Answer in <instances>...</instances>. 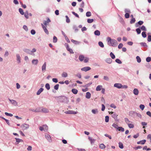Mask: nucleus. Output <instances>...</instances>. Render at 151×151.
<instances>
[{
  "mask_svg": "<svg viewBox=\"0 0 151 151\" xmlns=\"http://www.w3.org/2000/svg\"><path fill=\"white\" fill-rule=\"evenodd\" d=\"M107 41L108 42V45L110 46L115 47L118 44L116 40L114 39H111L109 37H107Z\"/></svg>",
  "mask_w": 151,
  "mask_h": 151,
  "instance_id": "nucleus-1",
  "label": "nucleus"
},
{
  "mask_svg": "<svg viewBox=\"0 0 151 151\" xmlns=\"http://www.w3.org/2000/svg\"><path fill=\"white\" fill-rule=\"evenodd\" d=\"M16 60L18 63L19 64L21 63V58L19 54H17L16 55Z\"/></svg>",
  "mask_w": 151,
  "mask_h": 151,
  "instance_id": "nucleus-2",
  "label": "nucleus"
},
{
  "mask_svg": "<svg viewBox=\"0 0 151 151\" xmlns=\"http://www.w3.org/2000/svg\"><path fill=\"white\" fill-rule=\"evenodd\" d=\"M46 62H44L42 66L41 69L42 72H45L46 70Z\"/></svg>",
  "mask_w": 151,
  "mask_h": 151,
  "instance_id": "nucleus-3",
  "label": "nucleus"
},
{
  "mask_svg": "<svg viewBox=\"0 0 151 151\" xmlns=\"http://www.w3.org/2000/svg\"><path fill=\"white\" fill-rule=\"evenodd\" d=\"M91 69V68L88 66H86L81 68V70L83 71L86 72Z\"/></svg>",
  "mask_w": 151,
  "mask_h": 151,
  "instance_id": "nucleus-4",
  "label": "nucleus"
},
{
  "mask_svg": "<svg viewBox=\"0 0 151 151\" xmlns=\"http://www.w3.org/2000/svg\"><path fill=\"white\" fill-rule=\"evenodd\" d=\"M61 99L62 100V101L66 103H68L69 102V100L68 98L65 96H63L61 97Z\"/></svg>",
  "mask_w": 151,
  "mask_h": 151,
  "instance_id": "nucleus-5",
  "label": "nucleus"
},
{
  "mask_svg": "<svg viewBox=\"0 0 151 151\" xmlns=\"http://www.w3.org/2000/svg\"><path fill=\"white\" fill-rule=\"evenodd\" d=\"M65 113L69 114H76L77 113V112L75 111H73L69 110L65 111Z\"/></svg>",
  "mask_w": 151,
  "mask_h": 151,
  "instance_id": "nucleus-6",
  "label": "nucleus"
},
{
  "mask_svg": "<svg viewBox=\"0 0 151 151\" xmlns=\"http://www.w3.org/2000/svg\"><path fill=\"white\" fill-rule=\"evenodd\" d=\"M66 48L67 50L69 52L73 54L74 52H73V50L72 49H71L69 47L68 45V44H66Z\"/></svg>",
  "mask_w": 151,
  "mask_h": 151,
  "instance_id": "nucleus-7",
  "label": "nucleus"
},
{
  "mask_svg": "<svg viewBox=\"0 0 151 151\" xmlns=\"http://www.w3.org/2000/svg\"><path fill=\"white\" fill-rule=\"evenodd\" d=\"M110 114H111V116L114 119H116L117 118V116H118L116 113L115 112H109Z\"/></svg>",
  "mask_w": 151,
  "mask_h": 151,
  "instance_id": "nucleus-8",
  "label": "nucleus"
},
{
  "mask_svg": "<svg viewBox=\"0 0 151 151\" xmlns=\"http://www.w3.org/2000/svg\"><path fill=\"white\" fill-rule=\"evenodd\" d=\"M39 111H40V112H42L44 113H48L49 112V110L45 108H42L41 109H39Z\"/></svg>",
  "mask_w": 151,
  "mask_h": 151,
  "instance_id": "nucleus-9",
  "label": "nucleus"
},
{
  "mask_svg": "<svg viewBox=\"0 0 151 151\" xmlns=\"http://www.w3.org/2000/svg\"><path fill=\"white\" fill-rule=\"evenodd\" d=\"M45 137L47 140L49 141V142H51V138L49 135L47 134H45Z\"/></svg>",
  "mask_w": 151,
  "mask_h": 151,
  "instance_id": "nucleus-10",
  "label": "nucleus"
},
{
  "mask_svg": "<svg viewBox=\"0 0 151 151\" xmlns=\"http://www.w3.org/2000/svg\"><path fill=\"white\" fill-rule=\"evenodd\" d=\"M122 84L120 83H116L114 84V86L118 88H121L122 87Z\"/></svg>",
  "mask_w": 151,
  "mask_h": 151,
  "instance_id": "nucleus-11",
  "label": "nucleus"
},
{
  "mask_svg": "<svg viewBox=\"0 0 151 151\" xmlns=\"http://www.w3.org/2000/svg\"><path fill=\"white\" fill-rule=\"evenodd\" d=\"M9 100L12 104L15 106L17 105V103L16 101L13 100H11L9 99Z\"/></svg>",
  "mask_w": 151,
  "mask_h": 151,
  "instance_id": "nucleus-12",
  "label": "nucleus"
},
{
  "mask_svg": "<svg viewBox=\"0 0 151 151\" xmlns=\"http://www.w3.org/2000/svg\"><path fill=\"white\" fill-rule=\"evenodd\" d=\"M23 51L26 53L31 55V50L25 48L23 50Z\"/></svg>",
  "mask_w": 151,
  "mask_h": 151,
  "instance_id": "nucleus-13",
  "label": "nucleus"
},
{
  "mask_svg": "<svg viewBox=\"0 0 151 151\" xmlns=\"http://www.w3.org/2000/svg\"><path fill=\"white\" fill-rule=\"evenodd\" d=\"M51 22L50 19L48 18L47 19V21H45L43 22V24L44 25H45L46 26L47 25L48 23Z\"/></svg>",
  "mask_w": 151,
  "mask_h": 151,
  "instance_id": "nucleus-14",
  "label": "nucleus"
},
{
  "mask_svg": "<svg viewBox=\"0 0 151 151\" xmlns=\"http://www.w3.org/2000/svg\"><path fill=\"white\" fill-rule=\"evenodd\" d=\"M139 91L137 88H134L133 91V93L135 95H137L139 94Z\"/></svg>",
  "mask_w": 151,
  "mask_h": 151,
  "instance_id": "nucleus-15",
  "label": "nucleus"
},
{
  "mask_svg": "<svg viewBox=\"0 0 151 151\" xmlns=\"http://www.w3.org/2000/svg\"><path fill=\"white\" fill-rule=\"evenodd\" d=\"M44 89L42 88H41L38 90L37 92V95H39L43 91Z\"/></svg>",
  "mask_w": 151,
  "mask_h": 151,
  "instance_id": "nucleus-16",
  "label": "nucleus"
},
{
  "mask_svg": "<svg viewBox=\"0 0 151 151\" xmlns=\"http://www.w3.org/2000/svg\"><path fill=\"white\" fill-rule=\"evenodd\" d=\"M38 62L37 59H33L32 61V63L33 64L36 65Z\"/></svg>",
  "mask_w": 151,
  "mask_h": 151,
  "instance_id": "nucleus-17",
  "label": "nucleus"
},
{
  "mask_svg": "<svg viewBox=\"0 0 151 151\" xmlns=\"http://www.w3.org/2000/svg\"><path fill=\"white\" fill-rule=\"evenodd\" d=\"M143 23V22L142 21H140L137 23H136L135 26L136 27H137L139 26V25H141Z\"/></svg>",
  "mask_w": 151,
  "mask_h": 151,
  "instance_id": "nucleus-18",
  "label": "nucleus"
},
{
  "mask_svg": "<svg viewBox=\"0 0 151 151\" xmlns=\"http://www.w3.org/2000/svg\"><path fill=\"white\" fill-rule=\"evenodd\" d=\"M29 125L27 124H24L22 125V128L24 129H26L29 128Z\"/></svg>",
  "mask_w": 151,
  "mask_h": 151,
  "instance_id": "nucleus-19",
  "label": "nucleus"
},
{
  "mask_svg": "<svg viewBox=\"0 0 151 151\" xmlns=\"http://www.w3.org/2000/svg\"><path fill=\"white\" fill-rule=\"evenodd\" d=\"M91 112L94 114H98V109H92Z\"/></svg>",
  "mask_w": 151,
  "mask_h": 151,
  "instance_id": "nucleus-20",
  "label": "nucleus"
},
{
  "mask_svg": "<svg viewBox=\"0 0 151 151\" xmlns=\"http://www.w3.org/2000/svg\"><path fill=\"white\" fill-rule=\"evenodd\" d=\"M146 142V140L145 139H144L138 142L137 144H141L142 145L144 144Z\"/></svg>",
  "mask_w": 151,
  "mask_h": 151,
  "instance_id": "nucleus-21",
  "label": "nucleus"
},
{
  "mask_svg": "<svg viewBox=\"0 0 151 151\" xmlns=\"http://www.w3.org/2000/svg\"><path fill=\"white\" fill-rule=\"evenodd\" d=\"M88 139L90 141L91 143V144L93 143L96 141L95 139H92L91 137H88Z\"/></svg>",
  "mask_w": 151,
  "mask_h": 151,
  "instance_id": "nucleus-22",
  "label": "nucleus"
},
{
  "mask_svg": "<svg viewBox=\"0 0 151 151\" xmlns=\"http://www.w3.org/2000/svg\"><path fill=\"white\" fill-rule=\"evenodd\" d=\"M91 94L89 92H87L86 93V97L88 99H89L91 98Z\"/></svg>",
  "mask_w": 151,
  "mask_h": 151,
  "instance_id": "nucleus-23",
  "label": "nucleus"
},
{
  "mask_svg": "<svg viewBox=\"0 0 151 151\" xmlns=\"http://www.w3.org/2000/svg\"><path fill=\"white\" fill-rule=\"evenodd\" d=\"M16 140V143H17L16 144H18L19 142H22L23 140L22 139H21L19 138H15Z\"/></svg>",
  "mask_w": 151,
  "mask_h": 151,
  "instance_id": "nucleus-24",
  "label": "nucleus"
},
{
  "mask_svg": "<svg viewBox=\"0 0 151 151\" xmlns=\"http://www.w3.org/2000/svg\"><path fill=\"white\" fill-rule=\"evenodd\" d=\"M106 61L107 63L110 64L112 62V60L110 58H107L106 59Z\"/></svg>",
  "mask_w": 151,
  "mask_h": 151,
  "instance_id": "nucleus-25",
  "label": "nucleus"
},
{
  "mask_svg": "<svg viewBox=\"0 0 151 151\" xmlns=\"http://www.w3.org/2000/svg\"><path fill=\"white\" fill-rule=\"evenodd\" d=\"M94 34L96 35L99 36L100 35V32L99 30H96L94 32Z\"/></svg>",
  "mask_w": 151,
  "mask_h": 151,
  "instance_id": "nucleus-26",
  "label": "nucleus"
},
{
  "mask_svg": "<svg viewBox=\"0 0 151 151\" xmlns=\"http://www.w3.org/2000/svg\"><path fill=\"white\" fill-rule=\"evenodd\" d=\"M44 131H47L48 129V126L46 125H43Z\"/></svg>",
  "mask_w": 151,
  "mask_h": 151,
  "instance_id": "nucleus-27",
  "label": "nucleus"
},
{
  "mask_svg": "<svg viewBox=\"0 0 151 151\" xmlns=\"http://www.w3.org/2000/svg\"><path fill=\"white\" fill-rule=\"evenodd\" d=\"M71 41L72 42H73V43L76 45L79 44L80 43V42L78 41H77L74 40L73 39L71 40Z\"/></svg>",
  "mask_w": 151,
  "mask_h": 151,
  "instance_id": "nucleus-28",
  "label": "nucleus"
},
{
  "mask_svg": "<svg viewBox=\"0 0 151 151\" xmlns=\"http://www.w3.org/2000/svg\"><path fill=\"white\" fill-rule=\"evenodd\" d=\"M102 86L101 85L98 86L96 88V91H100L101 90L102 88Z\"/></svg>",
  "mask_w": 151,
  "mask_h": 151,
  "instance_id": "nucleus-29",
  "label": "nucleus"
},
{
  "mask_svg": "<svg viewBox=\"0 0 151 151\" xmlns=\"http://www.w3.org/2000/svg\"><path fill=\"white\" fill-rule=\"evenodd\" d=\"M71 91L72 92L75 94H77L78 92V90L75 88H73L72 89Z\"/></svg>",
  "mask_w": 151,
  "mask_h": 151,
  "instance_id": "nucleus-30",
  "label": "nucleus"
},
{
  "mask_svg": "<svg viewBox=\"0 0 151 151\" xmlns=\"http://www.w3.org/2000/svg\"><path fill=\"white\" fill-rule=\"evenodd\" d=\"M84 59V57L83 55H80L79 57V60L81 61H83Z\"/></svg>",
  "mask_w": 151,
  "mask_h": 151,
  "instance_id": "nucleus-31",
  "label": "nucleus"
},
{
  "mask_svg": "<svg viewBox=\"0 0 151 151\" xmlns=\"http://www.w3.org/2000/svg\"><path fill=\"white\" fill-rule=\"evenodd\" d=\"M62 76L63 77H66L68 76V74L65 72H64L62 74Z\"/></svg>",
  "mask_w": 151,
  "mask_h": 151,
  "instance_id": "nucleus-32",
  "label": "nucleus"
},
{
  "mask_svg": "<svg viewBox=\"0 0 151 151\" xmlns=\"http://www.w3.org/2000/svg\"><path fill=\"white\" fill-rule=\"evenodd\" d=\"M98 44L101 47H104V45L103 43L101 41H99L98 42Z\"/></svg>",
  "mask_w": 151,
  "mask_h": 151,
  "instance_id": "nucleus-33",
  "label": "nucleus"
},
{
  "mask_svg": "<svg viewBox=\"0 0 151 151\" xmlns=\"http://www.w3.org/2000/svg\"><path fill=\"white\" fill-rule=\"evenodd\" d=\"M105 147L106 146L103 144H101L100 145L99 147L101 149H104Z\"/></svg>",
  "mask_w": 151,
  "mask_h": 151,
  "instance_id": "nucleus-34",
  "label": "nucleus"
},
{
  "mask_svg": "<svg viewBox=\"0 0 151 151\" xmlns=\"http://www.w3.org/2000/svg\"><path fill=\"white\" fill-rule=\"evenodd\" d=\"M136 59L137 60V62L138 63H140L141 62V60L139 56H137L136 57Z\"/></svg>",
  "mask_w": 151,
  "mask_h": 151,
  "instance_id": "nucleus-35",
  "label": "nucleus"
},
{
  "mask_svg": "<svg viewBox=\"0 0 151 151\" xmlns=\"http://www.w3.org/2000/svg\"><path fill=\"white\" fill-rule=\"evenodd\" d=\"M140 45L144 47H147V44L145 42H141L140 43Z\"/></svg>",
  "mask_w": 151,
  "mask_h": 151,
  "instance_id": "nucleus-36",
  "label": "nucleus"
},
{
  "mask_svg": "<svg viewBox=\"0 0 151 151\" xmlns=\"http://www.w3.org/2000/svg\"><path fill=\"white\" fill-rule=\"evenodd\" d=\"M19 13H20V14L22 15H23L24 14V12H23V9L21 8H19Z\"/></svg>",
  "mask_w": 151,
  "mask_h": 151,
  "instance_id": "nucleus-37",
  "label": "nucleus"
},
{
  "mask_svg": "<svg viewBox=\"0 0 151 151\" xmlns=\"http://www.w3.org/2000/svg\"><path fill=\"white\" fill-rule=\"evenodd\" d=\"M45 87L46 88L47 90H49L50 89V84L49 83H46L45 85Z\"/></svg>",
  "mask_w": 151,
  "mask_h": 151,
  "instance_id": "nucleus-38",
  "label": "nucleus"
},
{
  "mask_svg": "<svg viewBox=\"0 0 151 151\" xmlns=\"http://www.w3.org/2000/svg\"><path fill=\"white\" fill-rule=\"evenodd\" d=\"M119 147L121 149H123L124 148V146L122 143L121 142H119Z\"/></svg>",
  "mask_w": 151,
  "mask_h": 151,
  "instance_id": "nucleus-39",
  "label": "nucleus"
},
{
  "mask_svg": "<svg viewBox=\"0 0 151 151\" xmlns=\"http://www.w3.org/2000/svg\"><path fill=\"white\" fill-rule=\"evenodd\" d=\"M110 56L112 59H114L115 58V56L114 54L112 52H111L110 54Z\"/></svg>",
  "mask_w": 151,
  "mask_h": 151,
  "instance_id": "nucleus-40",
  "label": "nucleus"
},
{
  "mask_svg": "<svg viewBox=\"0 0 151 151\" xmlns=\"http://www.w3.org/2000/svg\"><path fill=\"white\" fill-rule=\"evenodd\" d=\"M117 129L119 131L123 132L124 131V129L122 127H119Z\"/></svg>",
  "mask_w": 151,
  "mask_h": 151,
  "instance_id": "nucleus-41",
  "label": "nucleus"
},
{
  "mask_svg": "<svg viewBox=\"0 0 151 151\" xmlns=\"http://www.w3.org/2000/svg\"><path fill=\"white\" fill-rule=\"evenodd\" d=\"M1 118L3 119H4L5 121L6 122V123L9 125H10V123H9V121L7 119H5V118H4V117H1Z\"/></svg>",
  "mask_w": 151,
  "mask_h": 151,
  "instance_id": "nucleus-42",
  "label": "nucleus"
},
{
  "mask_svg": "<svg viewBox=\"0 0 151 151\" xmlns=\"http://www.w3.org/2000/svg\"><path fill=\"white\" fill-rule=\"evenodd\" d=\"M86 15L87 17H89L91 16V13L90 12H88L86 13Z\"/></svg>",
  "mask_w": 151,
  "mask_h": 151,
  "instance_id": "nucleus-43",
  "label": "nucleus"
},
{
  "mask_svg": "<svg viewBox=\"0 0 151 151\" xmlns=\"http://www.w3.org/2000/svg\"><path fill=\"white\" fill-rule=\"evenodd\" d=\"M124 120L126 123L128 124H129V123L130 122L129 120L127 118H124Z\"/></svg>",
  "mask_w": 151,
  "mask_h": 151,
  "instance_id": "nucleus-44",
  "label": "nucleus"
},
{
  "mask_svg": "<svg viewBox=\"0 0 151 151\" xmlns=\"http://www.w3.org/2000/svg\"><path fill=\"white\" fill-rule=\"evenodd\" d=\"M109 117L108 116H106L105 117V121L106 122H109Z\"/></svg>",
  "mask_w": 151,
  "mask_h": 151,
  "instance_id": "nucleus-45",
  "label": "nucleus"
},
{
  "mask_svg": "<svg viewBox=\"0 0 151 151\" xmlns=\"http://www.w3.org/2000/svg\"><path fill=\"white\" fill-rule=\"evenodd\" d=\"M112 126L114 127L115 128H116L117 129V128L119 127H118V125L117 124L114 123L112 125Z\"/></svg>",
  "mask_w": 151,
  "mask_h": 151,
  "instance_id": "nucleus-46",
  "label": "nucleus"
},
{
  "mask_svg": "<svg viewBox=\"0 0 151 151\" xmlns=\"http://www.w3.org/2000/svg\"><path fill=\"white\" fill-rule=\"evenodd\" d=\"M59 86V85L58 84H56L54 87V89L56 90H58V89Z\"/></svg>",
  "mask_w": 151,
  "mask_h": 151,
  "instance_id": "nucleus-47",
  "label": "nucleus"
},
{
  "mask_svg": "<svg viewBox=\"0 0 151 151\" xmlns=\"http://www.w3.org/2000/svg\"><path fill=\"white\" fill-rule=\"evenodd\" d=\"M65 17L66 19V22L68 23H69L70 22V20L68 17L67 15Z\"/></svg>",
  "mask_w": 151,
  "mask_h": 151,
  "instance_id": "nucleus-48",
  "label": "nucleus"
},
{
  "mask_svg": "<svg viewBox=\"0 0 151 151\" xmlns=\"http://www.w3.org/2000/svg\"><path fill=\"white\" fill-rule=\"evenodd\" d=\"M23 28L27 32V31H28V27H27V26H26L25 25H24L23 26Z\"/></svg>",
  "mask_w": 151,
  "mask_h": 151,
  "instance_id": "nucleus-49",
  "label": "nucleus"
},
{
  "mask_svg": "<svg viewBox=\"0 0 151 151\" xmlns=\"http://www.w3.org/2000/svg\"><path fill=\"white\" fill-rule=\"evenodd\" d=\"M57 37L55 36L53 37V42L54 43L57 42Z\"/></svg>",
  "mask_w": 151,
  "mask_h": 151,
  "instance_id": "nucleus-50",
  "label": "nucleus"
},
{
  "mask_svg": "<svg viewBox=\"0 0 151 151\" xmlns=\"http://www.w3.org/2000/svg\"><path fill=\"white\" fill-rule=\"evenodd\" d=\"M128 125L129 127L130 128H132L134 127V125L132 124H128Z\"/></svg>",
  "mask_w": 151,
  "mask_h": 151,
  "instance_id": "nucleus-51",
  "label": "nucleus"
},
{
  "mask_svg": "<svg viewBox=\"0 0 151 151\" xmlns=\"http://www.w3.org/2000/svg\"><path fill=\"white\" fill-rule=\"evenodd\" d=\"M115 61L116 63L119 64H121L122 63V61L119 59H117L115 60Z\"/></svg>",
  "mask_w": 151,
  "mask_h": 151,
  "instance_id": "nucleus-52",
  "label": "nucleus"
},
{
  "mask_svg": "<svg viewBox=\"0 0 151 151\" xmlns=\"http://www.w3.org/2000/svg\"><path fill=\"white\" fill-rule=\"evenodd\" d=\"M93 21V19H87V22L89 23H92Z\"/></svg>",
  "mask_w": 151,
  "mask_h": 151,
  "instance_id": "nucleus-53",
  "label": "nucleus"
},
{
  "mask_svg": "<svg viewBox=\"0 0 151 151\" xmlns=\"http://www.w3.org/2000/svg\"><path fill=\"white\" fill-rule=\"evenodd\" d=\"M145 107L144 105L143 104H140L139 106L140 108L142 110H144Z\"/></svg>",
  "mask_w": 151,
  "mask_h": 151,
  "instance_id": "nucleus-54",
  "label": "nucleus"
},
{
  "mask_svg": "<svg viewBox=\"0 0 151 151\" xmlns=\"http://www.w3.org/2000/svg\"><path fill=\"white\" fill-rule=\"evenodd\" d=\"M142 36L144 38H145L146 37V35L145 32H142Z\"/></svg>",
  "mask_w": 151,
  "mask_h": 151,
  "instance_id": "nucleus-55",
  "label": "nucleus"
},
{
  "mask_svg": "<svg viewBox=\"0 0 151 151\" xmlns=\"http://www.w3.org/2000/svg\"><path fill=\"white\" fill-rule=\"evenodd\" d=\"M146 61L147 62H149L151 61V58L148 57L146 59Z\"/></svg>",
  "mask_w": 151,
  "mask_h": 151,
  "instance_id": "nucleus-56",
  "label": "nucleus"
},
{
  "mask_svg": "<svg viewBox=\"0 0 151 151\" xmlns=\"http://www.w3.org/2000/svg\"><path fill=\"white\" fill-rule=\"evenodd\" d=\"M136 30L138 34H139L140 33L141 31L140 29L139 28H137Z\"/></svg>",
  "mask_w": 151,
  "mask_h": 151,
  "instance_id": "nucleus-57",
  "label": "nucleus"
},
{
  "mask_svg": "<svg viewBox=\"0 0 151 151\" xmlns=\"http://www.w3.org/2000/svg\"><path fill=\"white\" fill-rule=\"evenodd\" d=\"M5 114L7 116H13V114H12L9 113L7 112H6L5 113Z\"/></svg>",
  "mask_w": 151,
  "mask_h": 151,
  "instance_id": "nucleus-58",
  "label": "nucleus"
},
{
  "mask_svg": "<svg viewBox=\"0 0 151 151\" xmlns=\"http://www.w3.org/2000/svg\"><path fill=\"white\" fill-rule=\"evenodd\" d=\"M135 21V18L132 19L130 21V23L131 24L134 23Z\"/></svg>",
  "mask_w": 151,
  "mask_h": 151,
  "instance_id": "nucleus-59",
  "label": "nucleus"
},
{
  "mask_svg": "<svg viewBox=\"0 0 151 151\" xmlns=\"http://www.w3.org/2000/svg\"><path fill=\"white\" fill-rule=\"evenodd\" d=\"M125 12L126 13H128L129 14V13H130V11L129 9H125Z\"/></svg>",
  "mask_w": 151,
  "mask_h": 151,
  "instance_id": "nucleus-60",
  "label": "nucleus"
},
{
  "mask_svg": "<svg viewBox=\"0 0 151 151\" xmlns=\"http://www.w3.org/2000/svg\"><path fill=\"white\" fill-rule=\"evenodd\" d=\"M141 29L142 30L146 31V29L145 27L143 25H142L141 27Z\"/></svg>",
  "mask_w": 151,
  "mask_h": 151,
  "instance_id": "nucleus-61",
  "label": "nucleus"
},
{
  "mask_svg": "<svg viewBox=\"0 0 151 151\" xmlns=\"http://www.w3.org/2000/svg\"><path fill=\"white\" fill-rule=\"evenodd\" d=\"M104 79L107 81H109V77L107 76H105L104 77Z\"/></svg>",
  "mask_w": 151,
  "mask_h": 151,
  "instance_id": "nucleus-62",
  "label": "nucleus"
},
{
  "mask_svg": "<svg viewBox=\"0 0 151 151\" xmlns=\"http://www.w3.org/2000/svg\"><path fill=\"white\" fill-rule=\"evenodd\" d=\"M30 32H31V33L32 35H35L36 33L35 31V30H34V29H32L31 31Z\"/></svg>",
  "mask_w": 151,
  "mask_h": 151,
  "instance_id": "nucleus-63",
  "label": "nucleus"
},
{
  "mask_svg": "<svg viewBox=\"0 0 151 151\" xmlns=\"http://www.w3.org/2000/svg\"><path fill=\"white\" fill-rule=\"evenodd\" d=\"M147 41L149 42L151 41V35H149L148 36L147 38Z\"/></svg>",
  "mask_w": 151,
  "mask_h": 151,
  "instance_id": "nucleus-64",
  "label": "nucleus"
}]
</instances>
